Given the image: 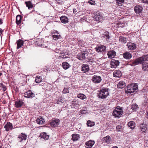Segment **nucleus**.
<instances>
[{
	"label": "nucleus",
	"instance_id": "nucleus-57",
	"mask_svg": "<svg viewBox=\"0 0 148 148\" xmlns=\"http://www.w3.org/2000/svg\"><path fill=\"white\" fill-rule=\"evenodd\" d=\"M95 142L93 140V145L95 144Z\"/></svg>",
	"mask_w": 148,
	"mask_h": 148
},
{
	"label": "nucleus",
	"instance_id": "nucleus-25",
	"mask_svg": "<svg viewBox=\"0 0 148 148\" xmlns=\"http://www.w3.org/2000/svg\"><path fill=\"white\" fill-rule=\"evenodd\" d=\"M89 68L88 65L86 64H83L82 66V71L83 73H86L88 71Z\"/></svg>",
	"mask_w": 148,
	"mask_h": 148
},
{
	"label": "nucleus",
	"instance_id": "nucleus-43",
	"mask_svg": "<svg viewBox=\"0 0 148 148\" xmlns=\"http://www.w3.org/2000/svg\"><path fill=\"white\" fill-rule=\"evenodd\" d=\"M116 130L118 132H121L123 128L121 125H119L116 126Z\"/></svg>",
	"mask_w": 148,
	"mask_h": 148
},
{
	"label": "nucleus",
	"instance_id": "nucleus-18",
	"mask_svg": "<svg viewBox=\"0 0 148 148\" xmlns=\"http://www.w3.org/2000/svg\"><path fill=\"white\" fill-rule=\"evenodd\" d=\"M101 81V79L100 76L94 75L93 77V82L95 83H99Z\"/></svg>",
	"mask_w": 148,
	"mask_h": 148
},
{
	"label": "nucleus",
	"instance_id": "nucleus-38",
	"mask_svg": "<svg viewBox=\"0 0 148 148\" xmlns=\"http://www.w3.org/2000/svg\"><path fill=\"white\" fill-rule=\"evenodd\" d=\"M77 97L82 100H83L86 98V96L84 94L81 93L77 94Z\"/></svg>",
	"mask_w": 148,
	"mask_h": 148
},
{
	"label": "nucleus",
	"instance_id": "nucleus-17",
	"mask_svg": "<svg viewBox=\"0 0 148 148\" xmlns=\"http://www.w3.org/2000/svg\"><path fill=\"white\" fill-rule=\"evenodd\" d=\"M107 55L109 58H114L115 56L116 52L114 50H111L108 52Z\"/></svg>",
	"mask_w": 148,
	"mask_h": 148
},
{
	"label": "nucleus",
	"instance_id": "nucleus-4",
	"mask_svg": "<svg viewBox=\"0 0 148 148\" xmlns=\"http://www.w3.org/2000/svg\"><path fill=\"white\" fill-rule=\"evenodd\" d=\"M138 86L136 84L129 85L127 87V92L130 94L136 92L138 90Z\"/></svg>",
	"mask_w": 148,
	"mask_h": 148
},
{
	"label": "nucleus",
	"instance_id": "nucleus-8",
	"mask_svg": "<svg viewBox=\"0 0 148 148\" xmlns=\"http://www.w3.org/2000/svg\"><path fill=\"white\" fill-rule=\"evenodd\" d=\"M34 93L31 90H28L24 93V97L27 98L32 99L35 97Z\"/></svg>",
	"mask_w": 148,
	"mask_h": 148
},
{
	"label": "nucleus",
	"instance_id": "nucleus-53",
	"mask_svg": "<svg viewBox=\"0 0 148 148\" xmlns=\"http://www.w3.org/2000/svg\"><path fill=\"white\" fill-rule=\"evenodd\" d=\"M3 20L1 19H0V25L2 24L3 23Z\"/></svg>",
	"mask_w": 148,
	"mask_h": 148
},
{
	"label": "nucleus",
	"instance_id": "nucleus-2",
	"mask_svg": "<svg viewBox=\"0 0 148 148\" xmlns=\"http://www.w3.org/2000/svg\"><path fill=\"white\" fill-rule=\"evenodd\" d=\"M109 95L108 88H101L98 95V97L101 99L106 98Z\"/></svg>",
	"mask_w": 148,
	"mask_h": 148
},
{
	"label": "nucleus",
	"instance_id": "nucleus-11",
	"mask_svg": "<svg viewBox=\"0 0 148 148\" xmlns=\"http://www.w3.org/2000/svg\"><path fill=\"white\" fill-rule=\"evenodd\" d=\"M94 49L98 52H104L106 51V47L105 46L101 45L97 47Z\"/></svg>",
	"mask_w": 148,
	"mask_h": 148
},
{
	"label": "nucleus",
	"instance_id": "nucleus-23",
	"mask_svg": "<svg viewBox=\"0 0 148 148\" xmlns=\"http://www.w3.org/2000/svg\"><path fill=\"white\" fill-rule=\"evenodd\" d=\"M39 137L45 140H47L49 139V136L47 135L46 133L43 132L40 133Z\"/></svg>",
	"mask_w": 148,
	"mask_h": 148
},
{
	"label": "nucleus",
	"instance_id": "nucleus-32",
	"mask_svg": "<svg viewBox=\"0 0 148 148\" xmlns=\"http://www.w3.org/2000/svg\"><path fill=\"white\" fill-rule=\"evenodd\" d=\"M72 139L74 141L77 140L80 138L79 135L77 134H73L72 135Z\"/></svg>",
	"mask_w": 148,
	"mask_h": 148
},
{
	"label": "nucleus",
	"instance_id": "nucleus-47",
	"mask_svg": "<svg viewBox=\"0 0 148 148\" xmlns=\"http://www.w3.org/2000/svg\"><path fill=\"white\" fill-rule=\"evenodd\" d=\"M62 92L64 94H66L69 93L68 89L67 88H64L62 91Z\"/></svg>",
	"mask_w": 148,
	"mask_h": 148
},
{
	"label": "nucleus",
	"instance_id": "nucleus-37",
	"mask_svg": "<svg viewBox=\"0 0 148 148\" xmlns=\"http://www.w3.org/2000/svg\"><path fill=\"white\" fill-rule=\"evenodd\" d=\"M52 35V37L53 39L55 40L60 39L61 38V36L60 35L59 33L57 34H53Z\"/></svg>",
	"mask_w": 148,
	"mask_h": 148
},
{
	"label": "nucleus",
	"instance_id": "nucleus-26",
	"mask_svg": "<svg viewBox=\"0 0 148 148\" xmlns=\"http://www.w3.org/2000/svg\"><path fill=\"white\" fill-rule=\"evenodd\" d=\"M36 121L38 124H42L44 123L45 121L42 117L40 116L36 119Z\"/></svg>",
	"mask_w": 148,
	"mask_h": 148
},
{
	"label": "nucleus",
	"instance_id": "nucleus-12",
	"mask_svg": "<svg viewBox=\"0 0 148 148\" xmlns=\"http://www.w3.org/2000/svg\"><path fill=\"white\" fill-rule=\"evenodd\" d=\"M4 128L7 132L9 131L10 130H12L13 128L12 124L9 122H7L6 124L4 126Z\"/></svg>",
	"mask_w": 148,
	"mask_h": 148
},
{
	"label": "nucleus",
	"instance_id": "nucleus-14",
	"mask_svg": "<svg viewBox=\"0 0 148 148\" xmlns=\"http://www.w3.org/2000/svg\"><path fill=\"white\" fill-rule=\"evenodd\" d=\"M119 60L114 59L112 60L110 62L111 67L112 68H115L119 65Z\"/></svg>",
	"mask_w": 148,
	"mask_h": 148
},
{
	"label": "nucleus",
	"instance_id": "nucleus-30",
	"mask_svg": "<svg viewBox=\"0 0 148 148\" xmlns=\"http://www.w3.org/2000/svg\"><path fill=\"white\" fill-rule=\"evenodd\" d=\"M22 16L21 15H18L17 16L16 18V22L17 25H19L21 23Z\"/></svg>",
	"mask_w": 148,
	"mask_h": 148
},
{
	"label": "nucleus",
	"instance_id": "nucleus-22",
	"mask_svg": "<svg viewBox=\"0 0 148 148\" xmlns=\"http://www.w3.org/2000/svg\"><path fill=\"white\" fill-rule=\"evenodd\" d=\"M60 19L61 22L64 24H66L68 22V18L67 17L65 16H61Z\"/></svg>",
	"mask_w": 148,
	"mask_h": 148
},
{
	"label": "nucleus",
	"instance_id": "nucleus-36",
	"mask_svg": "<svg viewBox=\"0 0 148 148\" xmlns=\"http://www.w3.org/2000/svg\"><path fill=\"white\" fill-rule=\"evenodd\" d=\"M142 65L143 70L145 71H148V64L144 63Z\"/></svg>",
	"mask_w": 148,
	"mask_h": 148
},
{
	"label": "nucleus",
	"instance_id": "nucleus-59",
	"mask_svg": "<svg viewBox=\"0 0 148 148\" xmlns=\"http://www.w3.org/2000/svg\"><path fill=\"white\" fill-rule=\"evenodd\" d=\"M0 148H2V147L0 146Z\"/></svg>",
	"mask_w": 148,
	"mask_h": 148
},
{
	"label": "nucleus",
	"instance_id": "nucleus-40",
	"mask_svg": "<svg viewBox=\"0 0 148 148\" xmlns=\"http://www.w3.org/2000/svg\"><path fill=\"white\" fill-rule=\"evenodd\" d=\"M131 108L133 111H136L138 109V106L136 104H133L131 106Z\"/></svg>",
	"mask_w": 148,
	"mask_h": 148
},
{
	"label": "nucleus",
	"instance_id": "nucleus-48",
	"mask_svg": "<svg viewBox=\"0 0 148 148\" xmlns=\"http://www.w3.org/2000/svg\"><path fill=\"white\" fill-rule=\"evenodd\" d=\"M59 33L58 31H57V30H51V34H58Z\"/></svg>",
	"mask_w": 148,
	"mask_h": 148
},
{
	"label": "nucleus",
	"instance_id": "nucleus-35",
	"mask_svg": "<svg viewBox=\"0 0 148 148\" xmlns=\"http://www.w3.org/2000/svg\"><path fill=\"white\" fill-rule=\"evenodd\" d=\"M119 40L121 43L123 44H125L127 42L126 38L123 36H120L119 38Z\"/></svg>",
	"mask_w": 148,
	"mask_h": 148
},
{
	"label": "nucleus",
	"instance_id": "nucleus-34",
	"mask_svg": "<svg viewBox=\"0 0 148 148\" xmlns=\"http://www.w3.org/2000/svg\"><path fill=\"white\" fill-rule=\"evenodd\" d=\"M42 79L41 77L39 76H37L35 78V82L37 83H39L41 82Z\"/></svg>",
	"mask_w": 148,
	"mask_h": 148
},
{
	"label": "nucleus",
	"instance_id": "nucleus-9",
	"mask_svg": "<svg viewBox=\"0 0 148 148\" xmlns=\"http://www.w3.org/2000/svg\"><path fill=\"white\" fill-rule=\"evenodd\" d=\"M93 18L95 19V21L99 22L102 21L103 19L102 14L98 12L94 13V17L93 16Z\"/></svg>",
	"mask_w": 148,
	"mask_h": 148
},
{
	"label": "nucleus",
	"instance_id": "nucleus-56",
	"mask_svg": "<svg viewBox=\"0 0 148 148\" xmlns=\"http://www.w3.org/2000/svg\"><path fill=\"white\" fill-rule=\"evenodd\" d=\"M93 5H95V1H93Z\"/></svg>",
	"mask_w": 148,
	"mask_h": 148
},
{
	"label": "nucleus",
	"instance_id": "nucleus-3",
	"mask_svg": "<svg viewBox=\"0 0 148 148\" xmlns=\"http://www.w3.org/2000/svg\"><path fill=\"white\" fill-rule=\"evenodd\" d=\"M148 61V55L139 57L132 62V65H136L139 64H141L143 62Z\"/></svg>",
	"mask_w": 148,
	"mask_h": 148
},
{
	"label": "nucleus",
	"instance_id": "nucleus-15",
	"mask_svg": "<svg viewBox=\"0 0 148 148\" xmlns=\"http://www.w3.org/2000/svg\"><path fill=\"white\" fill-rule=\"evenodd\" d=\"M122 55L123 58L126 60H129L132 57L131 54L128 51H125Z\"/></svg>",
	"mask_w": 148,
	"mask_h": 148
},
{
	"label": "nucleus",
	"instance_id": "nucleus-58",
	"mask_svg": "<svg viewBox=\"0 0 148 148\" xmlns=\"http://www.w3.org/2000/svg\"><path fill=\"white\" fill-rule=\"evenodd\" d=\"M93 126L95 125V123H94V122H93Z\"/></svg>",
	"mask_w": 148,
	"mask_h": 148
},
{
	"label": "nucleus",
	"instance_id": "nucleus-31",
	"mask_svg": "<svg viewBox=\"0 0 148 148\" xmlns=\"http://www.w3.org/2000/svg\"><path fill=\"white\" fill-rule=\"evenodd\" d=\"M92 140H90L89 141L86 143L85 147L86 148H91L92 146Z\"/></svg>",
	"mask_w": 148,
	"mask_h": 148
},
{
	"label": "nucleus",
	"instance_id": "nucleus-50",
	"mask_svg": "<svg viewBox=\"0 0 148 148\" xmlns=\"http://www.w3.org/2000/svg\"><path fill=\"white\" fill-rule=\"evenodd\" d=\"M142 2L143 3L148 4V0H142Z\"/></svg>",
	"mask_w": 148,
	"mask_h": 148
},
{
	"label": "nucleus",
	"instance_id": "nucleus-45",
	"mask_svg": "<svg viewBox=\"0 0 148 148\" xmlns=\"http://www.w3.org/2000/svg\"><path fill=\"white\" fill-rule=\"evenodd\" d=\"M63 53L64 54V55H61V57L63 58H67L69 55L68 54V53L67 52H63Z\"/></svg>",
	"mask_w": 148,
	"mask_h": 148
},
{
	"label": "nucleus",
	"instance_id": "nucleus-52",
	"mask_svg": "<svg viewBox=\"0 0 148 148\" xmlns=\"http://www.w3.org/2000/svg\"><path fill=\"white\" fill-rule=\"evenodd\" d=\"M3 32V30H2L0 28V35H1Z\"/></svg>",
	"mask_w": 148,
	"mask_h": 148
},
{
	"label": "nucleus",
	"instance_id": "nucleus-5",
	"mask_svg": "<svg viewBox=\"0 0 148 148\" xmlns=\"http://www.w3.org/2000/svg\"><path fill=\"white\" fill-rule=\"evenodd\" d=\"M59 119H57L56 118H54L51 119L49 123V124L52 127H58L60 122Z\"/></svg>",
	"mask_w": 148,
	"mask_h": 148
},
{
	"label": "nucleus",
	"instance_id": "nucleus-7",
	"mask_svg": "<svg viewBox=\"0 0 148 148\" xmlns=\"http://www.w3.org/2000/svg\"><path fill=\"white\" fill-rule=\"evenodd\" d=\"M27 138V136L26 134L21 133L18 135L17 138V140L19 143H21L23 140L25 141L26 140Z\"/></svg>",
	"mask_w": 148,
	"mask_h": 148
},
{
	"label": "nucleus",
	"instance_id": "nucleus-29",
	"mask_svg": "<svg viewBox=\"0 0 148 148\" xmlns=\"http://www.w3.org/2000/svg\"><path fill=\"white\" fill-rule=\"evenodd\" d=\"M126 86L125 83L123 81H120L117 85L118 88H123Z\"/></svg>",
	"mask_w": 148,
	"mask_h": 148
},
{
	"label": "nucleus",
	"instance_id": "nucleus-42",
	"mask_svg": "<svg viewBox=\"0 0 148 148\" xmlns=\"http://www.w3.org/2000/svg\"><path fill=\"white\" fill-rule=\"evenodd\" d=\"M116 3L119 6H122L124 3V0H116Z\"/></svg>",
	"mask_w": 148,
	"mask_h": 148
},
{
	"label": "nucleus",
	"instance_id": "nucleus-24",
	"mask_svg": "<svg viewBox=\"0 0 148 148\" xmlns=\"http://www.w3.org/2000/svg\"><path fill=\"white\" fill-rule=\"evenodd\" d=\"M111 138L110 136H107L103 137L102 139V141L104 143H110V142Z\"/></svg>",
	"mask_w": 148,
	"mask_h": 148
},
{
	"label": "nucleus",
	"instance_id": "nucleus-16",
	"mask_svg": "<svg viewBox=\"0 0 148 148\" xmlns=\"http://www.w3.org/2000/svg\"><path fill=\"white\" fill-rule=\"evenodd\" d=\"M143 10V8L142 6L139 5L136 6L134 8V10L135 12L138 14L142 12Z\"/></svg>",
	"mask_w": 148,
	"mask_h": 148
},
{
	"label": "nucleus",
	"instance_id": "nucleus-44",
	"mask_svg": "<svg viewBox=\"0 0 148 148\" xmlns=\"http://www.w3.org/2000/svg\"><path fill=\"white\" fill-rule=\"evenodd\" d=\"M92 122L90 120H88L86 124L88 127H92Z\"/></svg>",
	"mask_w": 148,
	"mask_h": 148
},
{
	"label": "nucleus",
	"instance_id": "nucleus-33",
	"mask_svg": "<svg viewBox=\"0 0 148 148\" xmlns=\"http://www.w3.org/2000/svg\"><path fill=\"white\" fill-rule=\"evenodd\" d=\"M128 126L131 129H132L135 127V123L133 121H130L127 124Z\"/></svg>",
	"mask_w": 148,
	"mask_h": 148
},
{
	"label": "nucleus",
	"instance_id": "nucleus-10",
	"mask_svg": "<svg viewBox=\"0 0 148 148\" xmlns=\"http://www.w3.org/2000/svg\"><path fill=\"white\" fill-rule=\"evenodd\" d=\"M126 46L127 47V48L129 50H135L137 48V46L135 43L130 42H127Z\"/></svg>",
	"mask_w": 148,
	"mask_h": 148
},
{
	"label": "nucleus",
	"instance_id": "nucleus-1",
	"mask_svg": "<svg viewBox=\"0 0 148 148\" xmlns=\"http://www.w3.org/2000/svg\"><path fill=\"white\" fill-rule=\"evenodd\" d=\"M123 111L122 107L118 106L113 110L112 115L115 118H119L123 114Z\"/></svg>",
	"mask_w": 148,
	"mask_h": 148
},
{
	"label": "nucleus",
	"instance_id": "nucleus-6",
	"mask_svg": "<svg viewBox=\"0 0 148 148\" xmlns=\"http://www.w3.org/2000/svg\"><path fill=\"white\" fill-rule=\"evenodd\" d=\"M88 52L84 51L78 54L77 58L80 60H83L85 59L86 57L87 56Z\"/></svg>",
	"mask_w": 148,
	"mask_h": 148
},
{
	"label": "nucleus",
	"instance_id": "nucleus-55",
	"mask_svg": "<svg viewBox=\"0 0 148 148\" xmlns=\"http://www.w3.org/2000/svg\"><path fill=\"white\" fill-rule=\"evenodd\" d=\"M91 1H92V0H91L90 1L88 2V3H89L91 5H92V3L91 2Z\"/></svg>",
	"mask_w": 148,
	"mask_h": 148
},
{
	"label": "nucleus",
	"instance_id": "nucleus-46",
	"mask_svg": "<svg viewBox=\"0 0 148 148\" xmlns=\"http://www.w3.org/2000/svg\"><path fill=\"white\" fill-rule=\"evenodd\" d=\"M13 90H14L15 93L18 92L19 89L16 86H13Z\"/></svg>",
	"mask_w": 148,
	"mask_h": 148
},
{
	"label": "nucleus",
	"instance_id": "nucleus-39",
	"mask_svg": "<svg viewBox=\"0 0 148 148\" xmlns=\"http://www.w3.org/2000/svg\"><path fill=\"white\" fill-rule=\"evenodd\" d=\"M2 89V90L4 92L7 89V88L5 85L3 84L2 83H0V90H1Z\"/></svg>",
	"mask_w": 148,
	"mask_h": 148
},
{
	"label": "nucleus",
	"instance_id": "nucleus-19",
	"mask_svg": "<svg viewBox=\"0 0 148 148\" xmlns=\"http://www.w3.org/2000/svg\"><path fill=\"white\" fill-rule=\"evenodd\" d=\"M24 43V41L22 40L19 39L17 40L16 42V43L17 44L16 49H18L21 47L23 46Z\"/></svg>",
	"mask_w": 148,
	"mask_h": 148
},
{
	"label": "nucleus",
	"instance_id": "nucleus-41",
	"mask_svg": "<svg viewBox=\"0 0 148 148\" xmlns=\"http://www.w3.org/2000/svg\"><path fill=\"white\" fill-rule=\"evenodd\" d=\"M103 37L106 38L107 39H109L110 36L109 32H104L103 34Z\"/></svg>",
	"mask_w": 148,
	"mask_h": 148
},
{
	"label": "nucleus",
	"instance_id": "nucleus-51",
	"mask_svg": "<svg viewBox=\"0 0 148 148\" xmlns=\"http://www.w3.org/2000/svg\"><path fill=\"white\" fill-rule=\"evenodd\" d=\"M73 102H75V104H76V105H79V102L77 101H76V100H73V101H72Z\"/></svg>",
	"mask_w": 148,
	"mask_h": 148
},
{
	"label": "nucleus",
	"instance_id": "nucleus-20",
	"mask_svg": "<svg viewBox=\"0 0 148 148\" xmlns=\"http://www.w3.org/2000/svg\"><path fill=\"white\" fill-rule=\"evenodd\" d=\"M147 125L144 123L140 124V128L141 131L144 132H145V131L147 130Z\"/></svg>",
	"mask_w": 148,
	"mask_h": 148
},
{
	"label": "nucleus",
	"instance_id": "nucleus-13",
	"mask_svg": "<svg viewBox=\"0 0 148 148\" xmlns=\"http://www.w3.org/2000/svg\"><path fill=\"white\" fill-rule=\"evenodd\" d=\"M24 104V102L21 100H17L15 102L14 106L18 108H20Z\"/></svg>",
	"mask_w": 148,
	"mask_h": 148
},
{
	"label": "nucleus",
	"instance_id": "nucleus-54",
	"mask_svg": "<svg viewBox=\"0 0 148 148\" xmlns=\"http://www.w3.org/2000/svg\"><path fill=\"white\" fill-rule=\"evenodd\" d=\"M2 103L3 104H5L6 103V101L5 100H3L2 102Z\"/></svg>",
	"mask_w": 148,
	"mask_h": 148
},
{
	"label": "nucleus",
	"instance_id": "nucleus-28",
	"mask_svg": "<svg viewBox=\"0 0 148 148\" xmlns=\"http://www.w3.org/2000/svg\"><path fill=\"white\" fill-rule=\"evenodd\" d=\"M62 66L65 70L69 69L71 66V65L67 62H63L62 64Z\"/></svg>",
	"mask_w": 148,
	"mask_h": 148
},
{
	"label": "nucleus",
	"instance_id": "nucleus-49",
	"mask_svg": "<svg viewBox=\"0 0 148 148\" xmlns=\"http://www.w3.org/2000/svg\"><path fill=\"white\" fill-rule=\"evenodd\" d=\"M80 113L82 114H85L87 113V111L86 110H80Z\"/></svg>",
	"mask_w": 148,
	"mask_h": 148
},
{
	"label": "nucleus",
	"instance_id": "nucleus-21",
	"mask_svg": "<svg viewBox=\"0 0 148 148\" xmlns=\"http://www.w3.org/2000/svg\"><path fill=\"white\" fill-rule=\"evenodd\" d=\"M25 3L26 5V6L29 9H31L34 7V5L32 3L31 1H25Z\"/></svg>",
	"mask_w": 148,
	"mask_h": 148
},
{
	"label": "nucleus",
	"instance_id": "nucleus-27",
	"mask_svg": "<svg viewBox=\"0 0 148 148\" xmlns=\"http://www.w3.org/2000/svg\"><path fill=\"white\" fill-rule=\"evenodd\" d=\"M113 75L114 77H119L121 76L122 74L120 71L116 70L113 72Z\"/></svg>",
	"mask_w": 148,
	"mask_h": 148
}]
</instances>
